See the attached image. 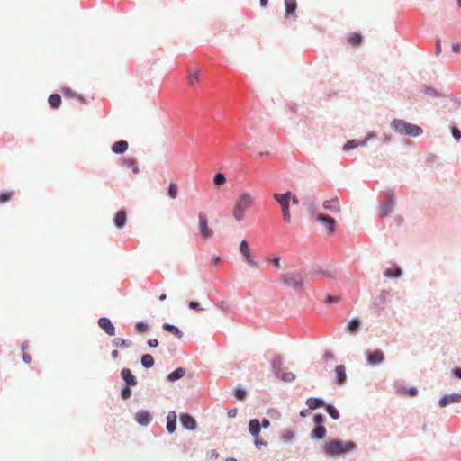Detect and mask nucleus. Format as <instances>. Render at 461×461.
Instances as JSON below:
<instances>
[{"instance_id": "f257e3e1", "label": "nucleus", "mask_w": 461, "mask_h": 461, "mask_svg": "<svg viewBox=\"0 0 461 461\" xmlns=\"http://www.w3.org/2000/svg\"><path fill=\"white\" fill-rule=\"evenodd\" d=\"M357 449V445L354 441H343L334 439L325 444L323 447L324 453L331 457L345 456L348 452H354Z\"/></svg>"}, {"instance_id": "f03ea898", "label": "nucleus", "mask_w": 461, "mask_h": 461, "mask_svg": "<svg viewBox=\"0 0 461 461\" xmlns=\"http://www.w3.org/2000/svg\"><path fill=\"white\" fill-rule=\"evenodd\" d=\"M254 203V197L248 192H243L239 194L235 201L232 214L234 219L240 222L243 221L245 212Z\"/></svg>"}, {"instance_id": "7ed1b4c3", "label": "nucleus", "mask_w": 461, "mask_h": 461, "mask_svg": "<svg viewBox=\"0 0 461 461\" xmlns=\"http://www.w3.org/2000/svg\"><path fill=\"white\" fill-rule=\"evenodd\" d=\"M391 128L400 135H406L410 137H419L423 133L421 127L408 122L402 119H393L391 122Z\"/></svg>"}, {"instance_id": "20e7f679", "label": "nucleus", "mask_w": 461, "mask_h": 461, "mask_svg": "<svg viewBox=\"0 0 461 461\" xmlns=\"http://www.w3.org/2000/svg\"><path fill=\"white\" fill-rule=\"evenodd\" d=\"M284 365V359L281 355H275L271 362V370L274 375L284 382L291 383L295 380V375L292 372H284L282 366Z\"/></svg>"}, {"instance_id": "39448f33", "label": "nucleus", "mask_w": 461, "mask_h": 461, "mask_svg": "<svg viewBox=\"0 0 461 461\" xmlns=\"http://www.w3.org/2000/svg\"><path fill=\"white\" fill-rule=\"evenodd\" d=\"M281 281L284 285L295 291L303 290V277L300 271H290L282 275Z\"/></svg>"}, {"instance_id": "423d86ee", "label": "nucleus", "mask_w": 461, "mask_h": 461, "mask_svg": "<svg viewBox=\"0 0 461 461\" xmlns=\"http://www.w3.org/2000/svg\"><path fill=\"white\" fill-rule=\"evenodd\" d=\"M292 192L287 191L285 194H274L273 197L282 209L283 220L286 223L291 222L290 198Z\"/></svg>"}, {"instance_id": "0eeeda50", "label": "nucleus", "mask_w": 461, "mask_h": 461, "mask_svg": "<svg viewBox=\"0 0 461 461\" xmlns=\"http://www.w3.org/2000/svg\"><path fill=\"white\" fill-rule=\"evenodd\" d=\"M396 200L393 191L388 190L384 194V199L380 202L379 216L387 217L389 216L395 206Z\"/></svg>"}, {"instance_id": "6e6552de", "label": "nucleus", "mask_w": 461, "mask_h": 461, "mask_svg": "<svg viewBox=\"0 0 461 461\" xmlns=\"http://www.w3.org/2000/svg\"><path fill=\"white\" fill-rule=\"evenodd\" d=\"M315 220L326 228L329 234L335 232L337 221L331 216L324 213H317Z\"/></svg>"}, {"instance_id": "1a4fd4ad", "label": "nucleus", "mask_w": 461, "mask_h": 461, "mask_svg": "<svg viewBox=\"0 0 461 461\" xmlns=\"http://www.w3.org/2000/svg\"><path fill=\"white\" fill-rule=\"evenodd\" d=\"M199 218V231L203 239L207 240L212 237L213 231L208 226V219L203 212H200Z\"/></svg>"}, {"instance_id": "9d476101", "label": "nucleus", "mask_w": 461, "mask_h": 461, "mask_svg": "<svg viewBox=\"0 0 461 461\" xmlns=\"http://www.w3.org/2000/svg\"><path fill=\"white\" fill-rule=\"evenodd\" d=\"M179 419L183 429L189 431H194L197 429V422L191 414L182 413Z\"/></svg>"}, {"instance_id": "9b49d317", "label": "nucleus", "mask_w": 461, "mask_h": 461, "mask_svg": "<svg viewBox=\"0 0 461 461\" xmlns=\"http://www.w3.org/2000/svg\"><path fill=\"white\" fill-rule=\"evenodd\" d=\"M366 361L370 366H377L384 361V355L382 350L375 349V351L366 352Z\"/></svg>"}, {"instance_id": "f8f14e48", "label": "nucleus", "mask_w": 461, "mask_h": 461, "mask_svg": "<svg viewBox=\"0 0 461 461\" xmlns=\"http://www.w3.org/2000/svg\"><path fill=\"white\" fill-rule=\"evenodd\" d=\"M310 274L312 276H322L330 279L336 278L334 270L330 268H323L321 266L319 265L312 266L310 269Z\"/></svg>"}, {"instance_id": "ddd939ff", "label": "nucleus", "mask_w": 461, "mask_h": 461, "mask_svg": "<svg viewBox=\"0 0 461 461\" xmlns=\"http://www.w3.org/2000/svg\"><path fill=\"white\" fill-rule=\"evenodd\" d=\"M240 251L242 256L245 258L246 262L252 267H258V264L255 261L252 257L249 248V244L246 240H242L240 243Z\"/></svg>"}, {"instance_id": "4468645a", "label": "nucleus", "mask_w": 461, "mask_h": 461, "mask_svg": "<svg viewBox=\"0 0 461 461\" xmlns=\"http://www.w3.org/2000/svg\"><path fill=\"white\" fill-rule=\"evenodd\" d=\"M451 403H461V393H450L443 395L439 401L438 405L444 408Z\"/></svg>"}, {"instance_id": "2eb2a0df", "label": "nucleus", "mask_w": 461, "mask_h": 461, "mask_svg": "<svg viewBox=\"0 0 461 461\" xmlns=\"http://www.w3.org/2000/svg\"><path fill=\"white\" fill-rule=\"evenodd\" d=\"M99 327L109 336L115 335V327L107 317H101L98 320Z\"/></svg>"}, {"instance_id": "dca6fc26", "label": "nucleus", "mask_w": 461, "mask_h": 461, "mask_svg": "<svg viewBox=\"0 0 461 461\" xmlns=\"http://www.w3.org/2000/svg\"><path fill=\"white\" fill-rule=\"evenodd\" d=\"M135 420L141 426L147 427L152 420V415L148 411H140L135 414Z\"/></svg>"}, {"instance_id": "f3484780", "label": "nucleus", "mask_w": 461, "mask_h": 461, "mask_svg": "<svg viewBox=\"0 0 461 461\" xmlns=\"http://www.w3.org/2000/svg\"><path fill=\"white\" fill-rule=\"evenodd\" d=\"M322 208L332 213H339L340 212V205L338 197L324 201Z\"/></svg>"}, {"instance_id": "a211bd4d", "label": "nucleus", "mask_w": 461, "mask_h": 461, "mask_svg": "<svg viewBox=\"0 0 461 461\" xmlns=\"http://www.w3.org/2000/svg\"><path fill=\"white\" fill-rule=\"evenodd\" d=\"M121 376H122V380L124 381V383L126 384L127 386L133 387V386L137 385V383H138L137 382V378L132 374L131 369L123 368L121 371Z\"/></svg>"}, {"instance_id": "6ab92c4d", "label": "nucleus", "mask_w": 461, "mask_h": 461, "mask_svg": "<svg viewBox=\"0 0 461 461\" xmlns=\"http://www.w3.org/2000/svg\"><path fill=\"white\" fill-rule=\"evenodd\" d=\"M176 420L177 415L175 411H168L167 415V430L168 433L172 434L176 429Z\"/></svg>"}, {"instance_id": "aec40b11", "label": "nucleus", "mask_w": 461, "mask_h": 461, "mask_svg": "<svg viewBox=\"0 0 461 461\" xmlns=\"http://www.w3.org/2000/svg\"><path fill=\"white\" fill-rule=\"evenodd\" d=\"M336 375V384L339 385H343L347 382V374L346 368L343 365H339L335 368Z\"/></svg>"}, {"instance_id": "412c9836", "label": "nucleus", "mask_w": 461, "mask_h": 461, "mask_svg": "<svg viewBox=\"0 0 461 461\" xmlns=\"http://www.w3.org/2000/svg\"><path fill=\"white\" fill-rule=\"evenodd\" d=\"M127 221V214L125 210H120L114 216L113 223L117 229H122Z\"/></svg>"}, {"instance_id": "4be33fe9", "label": "nucleus", "mask_w": 461, "mask_h": 461, "mask_svg": "<svg viewBox=\"0 0 461 461\" xmlns=\"http://www.w3.org/2000/svg\"><path fill=\"white\" fill-rule=\"evenodd\" d=\"M306 211L312 215L315 214L318 211V207L313 196L305 197L303 202Z\"/></svg>"}, {"instance_id": "5701e85b", "label": "nucleus", "mask_w": 461, "mask_h": 461, "mask_svg": "<svg viewBox=\"0 0 461 461\" xmlns=\"http://www.w3.org/2000/svg\"><path fill=\"white\" fill-rule=\"evenodd\" d=\"M306 404L310 410H316L324 407L326 402L321 397H310L306 400Z\"/></svg>"}, {"instance_id": "b1692460", "label": "nucleus", "mask_w": 461, "mask_h": 461, "mask_svg": "<svg viewBox=\"0 0 461 461\" xmlns=\"http://www.w3.org/2000/svg\"><path fill=\"white\" fill-rule=\"evenodd\" d=\"M128 142L126 140H121L116 142H114L112 145V151L114 154H123L128 149Z\"/></svg>"}, {"instance_id": "393cba45", "label": "nucleus", "mask_w": 461, "mask_h": 461, "mask_svg": "<svg viewBox=\"0 0 461 461\" xmlns=\"http://www.w3.org/2000/svg\"><path fill=\"white\" fill-rule=\"evenodd\" d=\"M327 429L324 426H314L311 432V438L312 439L321 440L325 438Z\"/></svg>"}, {"instance_id": "a878e982", "label": "nucleus", "mask_w": 461, "mask_h": 461, "mask_svg": "<svg viewBox=\"0 0 461 461\" xmlns=\"http://www.w3.org/2000/svg\"><path fill=\"white\" fill-rule=\"evenodd\" d=\"M249 431L251 436L257 438L260 431H261V426L260 421L258 419H252L249 422Z\"/></svg>"}, {"instance_id": "bb28decb", "label": "nucleus", "mask_w": 461, "mask_h": 461, "mask_svg": "<svg viewBox=\"0 0 461 461\" xmlns=\"http://www.w3.org/2000/svg\"><path fill=\"white\" fill-rule=\"evenodd\" d=\"M186 371L184 367H177L173 372L167 375V380L168 382H176L185 375Z\"/></svg>"}, {"instance_id": "cd10ccee", "label": "nucleus", "mask_w": 461, "mask_h": 461, "mask_svg": "<svg viewBox=\"0 0 461 461\" xmlns=\"http://www.w3.org/2000/svg\"><path fill=\"white\" fill-rule=\"evenodd\" d=\"M384 275L387 278H398L402 275V270L399 266H395L386 268Z\"/></svg>"}, {"instance_id": "c85d7f7f", "label": "nucleus", "mask_w": 461, "mask_h": 461, "mask_svg": "<svg viewBox=\"0 0 461 461\" xmlns=\"http://www.w3.org/2000/svg\"><path fill=\"white\" fill-rule=\"evenodd\" d=\"M363 146H366L365 140L353 139V140H348L344 144L343 150L348 151V150L354 149L357 147H363Z\"/></svg>"}, {"instance_id": "c756f323", "label": "nucleus", "mask_w": 461, "mask_h": 461, "mask_svg": "<svg viewBox=\"0 0 461 461\" xmlns=\"http://www.w3.org/2000/svg\"><path fill=\"white\" fill-rule=\"evenodd\" d=\"M162 328L164 330L173 334L177 339H181L184 336V333L174 324L164 323Z\"/></svg>"}, {"instance_id": "7c9ffc66", "label": "nucleus", "mask_w": 461, "mask_h": 461, "mask_svg": "<svg viewBox=\"0 0 461 461\" xmlns=\"http://www.w3.org/2000/svg\"><path fill=\"white\" fill-rule=\"evenodd\" d=\"M360 325V320L357 318H353L347 323V330L349 333L356 334L358 332Z\"/></svg>"}, {"instance_id": "2f4dec72", "label": "nucleus", "mask_w": 461, "mask_h": 461, "mask_svg": "<svg viewBox=\"0 0 461 461\" xmlns=\"http://www.w3.org/2000/svg\"><path fill=\"white\" fill-rule=\"evenodd\" d=\"M141 366L144 368H151L154 366V358L150 354H144L140 358Z\"/></svg>"}, {"instance_id": "473e14b6", "label": "nucleus", "mask_w": 461, "mask_h": 461, "mask_svg": "<svg viewBox=\"0 0 461 461\" xmlns=\"http://www.w3.org/2000/svg\"><path fill=\"white\" fill-rule=\"evenodd\" d=\"M326 412L333 419V420H339L340 417L339 411L337 410V408L330 404L326 403L325 406Z\"/></svg>"}, {"instance_id": "72a5a7b5", "label": "nucleus", "mask_w": 461, "mask_h": 461, "mask_svg": "<svg viewBox=\"0 0 461 461\" xmlns=\"http://www.w3.org/2000/svg\"><path fill=\"white\" fill-rule=\"evenodd\" d=\"M285 13L287 15H293L294 14L296 8H297V3L295 0H285Z\"/></svg>"}, {"instance_id": "f704fd0d", "label": "nucleus", "mask_w": 461, "mask_h": 461, "mask_svg": "<svg viewBox=\"0 0 461 461\" xmlns=\"http://www.w3.org/2000/svg\"><path fill=\"white\" fill-rule=\"evenodd\" d=\"M48 102L52 108H58L61 104V96L59 94H51L48 98Z\"/></svg>"}, {"instance_id": "c9c22d12", "label": "nucleus", "mask_w": 461, "mask_h": 461, "mask_svg": "<svg viewBox=\"0 0 461 461\" xmlns=\"http://www.w3.org/2000/svg\"><path fill=\"white\" fill-rule=\"evenodd\" d=\"M421 92L425 95H430L433 98H438L441 96V94L438 93L435 88L429 86H422Z\"/></svg>"}, {"instance_id": "e433bc0d", "label": "nucleus", "mask_w": 461, "mask_h": 461, "mask_svg": "<svg viewBox=\"0 0 461 461\" xmlns=\"http://www.w3.org/2000/svg\"><path fill=\"white\" fill-rule=\"evenodd\" d=\"M131 344V341H128L126 339H123L122 338H114L112 340V345L115 348H123V347H129Z\"/></svg>"}, {"instance_id": "4c0bfd02", "label": "nucleus", "mask_w": 461, "mask_h": 461, "mask_svg": "<svg viewBox=\"0 0 461 461\" xmlns=\"http://www.w3.org/2000/svg\"><path fill=\"white\" fill-rule=\"evenodd\" d=\"M167 194L171 199H176L178 194V186L176 183H170L167 189Z\"/></svg>"}, {"instance_id": "58836bf2", "label": "nucleus", "mask_w": 461, "mask_h": 461, "mask_svg": "<svg viewBox=\"0 0 461 461\" xmlns=\"http://www.w3.org/2000/svg\"><path fill=\"white\" fill-rule=\"evenodd\" d=\"M362 41V36L359 33L353 32L348 37V42L353 45L357 46L360 44Z\"/></svg>"}, {"instance_id": "ea45409f", "label": "nucleus", "mask_w": 461, "mask_h": 461, "mask_svg": "<svg viewBox=\"0 0 461 461\" xmlns=\"http://www.w3.org/2000/svg\"><path fill=\"white\" fill-rule=\"evenodd\" d=\"M225 182H226V177L223 173L218 172L215 174V176L213 177V183L216 185L221 186V185H224Z\"/></svg>"}, {"instance_id": "a19ab883", "label": "nucleus", "mask_w": 461, "mask_h": 461, "mask_svg": "<svg viewBox=\"0 0 461 461\" xmlns=\"http://www.w3.org/2000/svg\"><path fill=\"white\" fill-rule=\"evenodd\" d=\"M294 438V433L292 430H286L281 435V439L285 443L292 441Z\"/></svg>"}, {"instance_id": "79ce46f5", "label": "nucleus", "mask_w": 461, "mask_h": 461, "mask_svg": "<svg viewBox=\"0 0 461 461\" xmlns=\"http://www.w3.org/2000/svg\"><path fill=\"white\" fill-rule=\"evenodd\" d=\"M234 395L238 400L243 401L247 396V392L242 388H237L234 392Z\"/></svg>"}, {"instance_id": "37998d69", "label": "nucleus", "mask_w": 461, "mask_h": 461, "mask_svg": "<svg viewBox=\"0 0 461 461\" xmlns=\"http://www.w3.org/2000/svg\"><path fill=\"white\" fill-rule=\"evenodd\" d=\"M131 396V386H124L122 390H121V397L122 399L123 400H128L130 397Z\"/></svg>"}, {"instance_id": "c03bdc74", "label": "nucleus", "mask_w": 461, "mask_h": 461, "mask_svg": "<svg viewBox=\"0 0 461 461\" xmlns=\"http://www.w3.org/2000/svg\"><path fill=\"white\" fill-rule=\"evenodd\" d=\"M340 300L339 296L327 294L324 303L327 304L338 303Z\"/></svg>"}, {"instance_id": "a18cd8bd", "label": "nucleus", "mask_w": 461, "mask_h": 461, "mask_svg": "<svg viewBox=\"0 0 461 461\" xmlns=\"http://www.w3.org/2000/svg\"><path fill=\"white\" fill-rule=\"evenodd\" d=\"M135 329H136L137 332L144 333L148 330V325L146 323H144L143 321H137L135 323Z\"/></svg>"}, {"instance_id": "49530a36", "label": "nucleus", "mask_w": 461, "mask_h": 461, "mask_svg": "<svg viewBox=\"0 0 461 461\" xmlns=\"http://www.w3.org/2000/svg\"><path fill=\"white\" fill-rule=\"evenodd\" d=\"M325 417L321 413H316L313 417L315 426H323Z\"/></svg>"}, {"instance_id": "de8ad7c7", "label": "nucleus", "mask_w": 461, "mask_h": 461, "mask_svg": "<svg viewBox=\"0 0 461 461\" xmlns=\"http://www.w3.org/2000/svg\"><path fill=\"white\" fill-rule=\"evenodd\" d=\"M451 133L456 140L459 141L461 140V131L456 126H451Z\"/></svg>"}, {"instance_id": "09e8293b", "label": "nucleus", "mask_w": 461, "mask_h": 461, "mask_svg": "<svg viewBox=\"0 0 461 461\" xmlns=\"http://www.w3.org/2000/svg\"><path fill=\"white\" fill-rule=\"evenodd\" d=\"M402 392L404 393H408L410 396H416L418 394V389L415 386H411L410 388H402Z\"/></svg>"}, {"instance_id": "8fccbe9b", "label": "nucleus", "mask_w": 461, "mask_h": 461, "mask_svg": "<svg viewBox=\"0 0 461 461\" xmlns=\"http://www.w3.org/2000/svg\"><path fill=\"white\" fill-rule=\"evenodd\" d=\"M188 307L191 310H194V311H197V312L203 311V308L201 307L200 303L198 302H195V301H190L188 303Z\"/></svg>"}, {"instance_id": "3c124183", "label": "nucleus", "mask_w": 461, "mask_h": 461, "mask_svg": "<svg viewBox=\"0 0 461 461\" xmlns=\"http://www.w3.org/2000/svg\"><path fill=\"white\" fill-rule=\"evenodd\" d=\"M12 197V194L9 192H3L0 194V203L8 202Z\"/></svg>"}, {"instance_id": "603ef678", "label": "nucleus", "mask_w": 461, "mask_h": 461, "mask_svg": "<svg viewBox=\"0 0 461 461\" xmlns=\"http://www.w3.org/2000/svg\"><path fill=\"white\" fill-rule=\"evenodd\" d=\"M267 261L271 264H273L276 267H280V257L278 256H273L267 258Z\"/></svg>"}, {"instance_id": "864d4df0", "label": "nucleus", "mask_w": 461, "mask_h": 461, "mask_svg": "<svg viewBox=\"0 0 461 461\" xmlns=\"http://www.w3.org/2000/svg\"><path fill=\"white\" fill-rule=\"evenodd\" d=\"M198 81V74L196 72L189 74L188 82L190 85H194Z\"/></svg>"}, {"instance_id": "5fc2aeb1", "label": "nucleus", "mask_w": 461, "mask_h": 461, "mask_svg": "<svg viewBox=\"0 0 461 461\" xmlns=\"http://www.w3.org/2000/svg\"><path fill=\"white\" fill-rule=\"evenodd\" d=\"M215 305L223 312H227L229 310L228 303L225 301H219L215 303Z\"/></svg>"}, {"instance_id": "6e6d98bb", "label": "nucleus", "mask_w": 461, "mask_h": 461, "mask_svg": "<svg viewBox=\"0 0 461 461\" xmlns=\"http://www.w3.org/2000/svg\"><path fill=\"white\" fill-rule=\"evenodd\" d=\"M221 263V259L219 256H213L212 260H211V264L213 266V267H218Z\"/></svg>"}, {"instance_id": "4d7b16f0", "label": "nucleus", "mask_w": 461, "mask_h": 461, "mask_svg": "<svg viewBox=\"0 0 461 461\" xmlns=\"http://www.w3.org/2000/svg\"><path fill=\"white\" fill-rule=\"evenodd\" d=\"M254 444L257 448H261V447H266L267 445V442L262 439L255 438Z\"/></svg>"}, {"instance_id": "13d9d810", "label": "nucleus", "mask_w": 461, "mask_h": 461, "mask_svg": "<svg viewBox=\"0 0 461 461\" xmlns=\"http://www.w3.org/2000/svg\"><path fill=\"white\" fill-rule=\"evenodd\" d=\"M441 53V41L440 39H437L435 44V54L438 56Z\"/></svg>"}, {"instance_id": "bf43d9fd", "label": "nucleus", "mask_w": 461, "mask_h": 461, "mask_svg": "<svg viewBox=\"0 0 461 461\" xmlns=\"http://www.w3.org/2000/svg\"><path fill=\"white\" fill-rule=\"evenodd\" d=\"M270 420L267 418H263L262 420L260 421L261 429H267L270 427Z\"/></svg>"}, {"instance_id": "052dcab7", "label": "nucleus", "mask_w": 461, "mask_h": 461, "mask_svg": "<svg viewBox=\"0 0 461 461\" xmlns=\"http://www.w3.org/2000/svg\"><path fill=\"white\" fill-rule=\"evenodd\" d=\"M323 358L326 360V361H330V360H333L334 358V355L331 351L330 350H327L325 351L324 355H323Z\"/></svg>"}, {"instance_id": "680f3d73", "label": "nucleus", "mask_w": 461, "mask_h": 461, "mask_svg": "<svg viewBox=\"0 0 461 461\" xmlns=\"http://www.w3.org/2000/svg\"><path fill=\"white\" fill-rule=\"evenodd\" d=\"M376 138V134L375 132H369L362 140H365L366 142V145L367 144V142L372 140V139H375Z\"/></svg>"}, {"instance_id": "e2e57ef3", "label": "nucleus", "mask_w": 461, "mask_h": 461, "mask_svg": "<svg viewBox=\"0 0 461 461\" xmlns=\"http://www.w3.org/2000/svg\"><path fill=\"white\" fill-rule=\"evenodd\" d=\"M134 164H136V161L133 158H127L123 161V165L131 167Z\"/></svg>"}, {"instance_id": "0e129e2a", "label": "nucleus", "mask_w": 461, "mask_h": 461, "mask_svg": "<svg viewBox=\"0 0 461 461\" xmlns=\"http://www.w3.org/2000/svg\"><path fill=\"white\" fill-rule=\"evenodd\" d=\"M237 413H238V410L236 408H232V409H230L228 411V417L229 418H235L237 416Z\"/></svg>"}, {"instance_id": "69168bd1", "label": "nucleus", "mask_w": 461, "mask_h": 461, "mask_svg": "<svg viewBox=\"0 0 461 461\" xmlns=\"http://www.w3.org/2000/svg\"><path fill=\"white\" fill-rule=\"evenodd\" d=\"M147 343L151 348H156L158 345V341L157 339H150L148 340Z\"/></svg>"}, {"instance_id": "338daca9", "label": "nucleus", "mask_w": 461, "mask_h": 461, "mask_svg": "<svg viewBox=\"0 0 461 461\" xmlns=\"http://www.w3.org/2000/svg\"><path fill=\"white\" fill-rule=\"evenodd\" d=\"M63 92H64V94H65L66 95H69V96H73V97L77 95H76V93H74V92H73L70 88H68V87L64 88Z\"/></svg>"}, {"instance_id": "774afa93", "label": "nucleus", "mask_w": 461, "mask_h": 461, "mask_svg": "<svg viewBox=\"0 0 461 461\" xmlns=\"http://www.w3.org/2000/svg\"><path fill=\"white\" fill-rule=\"evenodd\" d=\"M453 373L456 377H457L458 379H461V368H455L453 370Z\"/></svg>"}]
</instances>
